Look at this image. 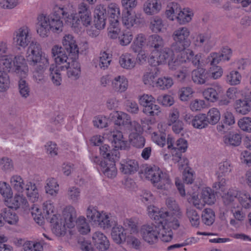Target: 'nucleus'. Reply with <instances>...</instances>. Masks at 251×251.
Returning a JSON list of instances; mask_svg holds the SVG:
<instances>
[{"mask_svg": "<svg viewBox=\"0 0 251 251\" xmlns=\"http://www.w3.org/2000/svg\"><path fill=\"white\" fill-rule=\"evenodd\" d=\"M70 12L67 7L56 6L52 14L46 15H40L37 18L38 24L37 32L41 37H47L50 30L56 33L63 31V23L61 19L66 20L68 23H71Z\"/></svg>", "mask_w": 251, "mask_h": 251, "instance_id": "f257e3e1", "label": "nucleus"}, {"mask_svg": "<svg viewBox=\"0 0 251 251\" xmlns=\"http://www.w3.org/2000/svg\"><path fill=\"white\" fill-rule=\"evenodd\" d=\"M7 50V44L4 42H0V59L3 69L8 72H15L20 76L26 77L28 68L24 56L17 55L13 57L11 54L4 55Z\"/></svg>", "mask_w": 251, "mask_h": 251, "instance_id": "f03ea898", "label": "nucleus"}, {"mask_svg": "<svg viewBox=\"0 0 251 251\" xmlns=\"http://www.w3.org/2000/svg\"><path fill=\"white\" fill-rule=\"evenodd\" d=\"M76 217L75 208L69 205L64 208L62 216L53 215L48 221L51 224L52 232L57 236H62L65 234L66 227L75 226Z\"/></svg>", "mask_w": 251, "mask_h": 251, "instance_id": "7ed1b4c3", "label": "nucleus"}, {"mask_svg": "<svg viewBox=\"0 0 251 251\" xmlns=\"http://www.w3.org/2000/svg\"><path fill=\"white\" fill-rule=\"evenodd\" d=\"M146 178L150 180L153 186L158 190L168 192L173 186L169 174L163 171L157 166L147 167L145 170Z\"/></svg>", "mask_w": 251, "mask_h": 251, "instance_id": "20e7f679", "label": "nucleus"}, {"mask_svg": "<svg viewBox=\"0 0 251 251\" xmlns=\"http://www.w3.org/2000/svg\"><path fill=\"white\" fill-rule=\"evenodd\" d=\"M167 148L170 151L173 156V160L175 162H178L179 168L187 165L188 160L182 158V153L185 152L188 147L187 141L183 138H179L176 142L174 139L169 135L167 138Z\"/></svg>", "mask_w": 251, "mask_h": 251, "instance_id": "39448f33", "label": "nucleus"}, {"mask_svg": "<svg viewBox=\"0 0 251 251\" xmlns=\"http://www.w3.org/2000/svg\"><path fill=\"white\" fill-rule=\"evenodd\" d=\"M77 14L78 19L75 20L70 13L71 24L74 28H81V24L86 27L91 25L92 23V14L88 4L84 2H80L77 6Z\"/></svg>", "mask_w": 251, "mask_h": 251, "instance_id": "423d86ee", "label": "nucleus"}, {"mask_svg": "<svg viewBox=\"0 0 251 251\" xmlns=\"http://www.w3.org/2000/svg\"><path fill=\"white\" fill-rule=\"evenodd\" d=\"M25 57L29 66L42 63L44 58L49 60L48 55L42 51L41 45L35 41H31L27 46Z\"/></svg>", "mask_w": 251, "mask_h": 251, "instance_id": "0eeeda50", "label": "nucleus"}, {"mask_svg": "<svg viewBox=\"0 0 251 251\" xmlns=\"http://www.w3.org/2000/svg\"><path fill=\"white\" fill-rule=\"evenodd\" d=\"M32 35L30 29L24 26L16 30L13 34V41L19 48L25 49L31 42Z\"/></svg>", "mask_w": 251, "mask_h": 251, "instance_id": "6e6552de", "label": "nucleus"}, {"mask_svg": "<svg viewBox=\"0 0 251 251\" xmlns=\"http://www.w3.org/2000/svg\"><path fill=\"white\" fill-rule=\"evenodd\" d=\"M51 55L58 68L61 70H66L69 67L70 61L73 58L68 57L64 49L58 45L53 46L51 49Z\"/></svg>", "mask_w": 251, "mask_h": 251, "instance_id": "1a4fd4ad", "label": "nucleus"}, {"mask_svg": "<svg viewBox=\"0 0 251 251\" xmlns=\"http://www.w3.org/2000/svg\"><path fill=\"white\" fill-rule=\"evenodd\" d=\"M155 54L149 59L150 63L154 66L166 64L171 58L174 57L173 50L168 47L157 50Z\"/></svg>", "mask_w": 251, "mask_h": 251, "instance_id": "9d476101", "label": "nucleus"}, {"mask_svg": "<svg viewBox=\"0 0 251 251\" xmlns=\"http://www.w3.org/2000/svg\"><path fill=\"white\" fill-rule=\"evenodd\" d=\"M190 35V30L187 27H180L176 29L172 34V38L175 41L173 47L174 48V45L189 47L191 44V41L189 39Z\"/></svg>", "mask_w": 251, "mask_h": 251, "instance_id": "9b49d317", "label": "nucleus"}, {"mask_svg": "<svg viewBox=\"0 0 251 251\" xmlns=\"http://www.w3.org/2000/svg\"><path fill=\"white\" fill-rule=\"evenodd\" d=\"M159 224H146L142 226L140 233L143 239L147 242L153 244L158 239Z\"/></svg>", "mask_w": 251, "mask_h": 251, "instance_id": "f8f14e48", "label": "nucleus"}, {"mask_svg": "<svg viewBox=\"0 0 251 251\" xmlns=\"http://www.w3.org/2000/svg\"><path fill=\"white\" fill-rule=\"evenodd\" d=\"M166 204L170 210V212H168L170 217L171 218V220H169V223H172V226L174 229H177L180 226L179 220L182 217V212L178 205L173 199H167Z\"/></svg>", "mask_w": 251, "mask_h": 251, "instance_id": "ddd939ff", "label": "nucleus"}, {"mask_svg": "<svg viewBox=\"0 0 251 251\" xmlns=\"http://www.w3.org/2000/svg\"><path fill=\"white\" fill-rule=\"evenodd\" d=\"M194 42L196 46L202 48L206 52H209L215 45L214 39L211 33L208 32L199 34Z\"/></svg>", "mask_w": 251, "mask_h": 251, "instance_id": "4468645a", "label": "nucleus"}, {"mask_svg": "<svg viewBox=\"0 0 251 251\" xmlns=\"http://www.w3.org/2000/svg\"><path fill=\"white\" fill-rule=\"evenodd\" d=\"M41 63L30 66L33 71V77L35 81L38 83H43L46 81L45 71L49 66V60L46 58Z\"/></svg>", "mask_w": 251, "mask_h": 251, "instance_id": "2eb2a0df", "label": "nucleus"}, {"mask_svg": "<svg viewBox=\"0 0 251 251\" xmlns=\"http://www.w3.org/2000/svg\"><path fill=\"white\" fill-rule=\"evenodd\" d=\"M148 214L155 224H160L161 222L171 220L168 211L159 209L154 205H149L147 207Z\"/></svg>", "mask_w": 251, "mask_h": 251, "instance_id": "dca6fc26", "label": "nucleus"}, {"mask_svg": "<svg viewBox=\"0 0 251 251\" xmlns=\"http://www.w3.org/2000/svg\"><path fill=\"white\" fill-rule=\"evenodd\" d=\"M222 92V86L218 83H215L211 87L204 89L202 95L206 100L214 102L218 100L219 95Z\"/></svg>", "mask_w": 251, "mask_h": 251, "instance_id": "f3484780", "label": "nucleus"}, {"mask_svg": "<svg viewBox=\"0 0 251 251\" xmlns=\"http://www.w3.org/2000/svg\"><path fill=\"white\" fill-rule=\"evenodd\" d=\"M119 169L125 175H133L139 170L138 162L135 159L129 158L123 159L120 162Z\"/></svg>", "mask_w": 251, "mask_h": 251, "instance_id": "a211bd4d", "label": "nucleus"}, {"mask_svg": "<svg viewBox=\"0 0 251 251\" xmlns=\"http://www.w3.org/2000/svg\"><path fill=\"white\" fill-rule=\"evenodd\" d=\"M169 222L170 221H165L159 224L158 237L164 242H170L173 239L172 228H174L172 226V223L170 224Z\"/></svg>", "mask_w": 251, "mask_h": 251, "instance_id": "6ab92c4d", "label": "nucleus"}, {"mask_svg": "<svg viewBox=\"0 0 251 251\" xmlns=\"http://www.w3.org/2000/svg\"><path fill=\"white\" fill-rule=\"evenodd\" d=\"M238 191L236 189H229L222 196L223 202L228 209H236L239 207L237 203Z\"/></svg>", "mask_w": 251, "mask_h": 251, "instance_id": "aec40b11", "label": "nucleus"}, {"mask_svg": "<svg viewBox=\"0 0 251 251\" xmlns=\"http://www.w3.org/2000/svg\"><path fill=\"white\" fill-rule=\"evenodd\" d=\"M122 22L123 25L126 28H131L134 25L140 24L139 15L130 10H126L123 12Z\"/></svg>", "mask_w": 251, "mask_h": 251, "instance_id": "412c9836", "label": "nucleus"}, {"mask_svg": "<svg viewBox=\"0 0 251 251\" xmlns=\"http://www.w3.org/2000/svg\"><path fill=\"white\" fill-rule=\"evenodd\" d=\"M62 44L65 49L75 58H77L79 49L74 37L71 34L65 35L62 40Z\"/></svg>", "mask_w": 251, "mask_h": 251, "instance_id": "4be33fe9", "label": "nucleus"}, {"mask_svg": "<svg viewBox=\"0 0 251 251\" xmlns=\"http://www.w3.org/2000/svg\"><path fill=\"white\" fill-rule=\"evenodd\" d=\"M162 9V4L160 0H147L143 4V11L148 16L156 15Z\"/></svg>", "mask_w": 251, "mask_h": 251, "instance_id": "5701e85b", "label": "nucleus"}, {"mask_svg": "<svg viewBox=\"0 0 251 251\" xmlns=\"http://www.w3.org/2000/svg\"><path fill=\"white\" fill-rule=\"evenodd\" d=\"M92 239L95 247L99 251H106L109 248V241L101 232H95L93 235Z\"/></svg>", "mask_w": 251, "mask_h": 251, "instance_id": "b1692460", "label": "nucleus"}, {"mask_svg": "<svg viewBox=\"0 0 251 251\" xmlns=\"http://www.w3.org/2000/svg\"><path fill=\"white\" fill-rule=\"evenodd\" d=\"M135 132L132 131L129 135L131 144L137 148H142L145 146V139L140 134V125L137 123H134Z\"/></svg>", "mask_w": 251, "mask_h": 251, "instance_id": "393cba45", "label": "nucleus"}, {"mask_svg": "<svg viewBox=\"0 0 251 251\" xmlns=\"http://www.w3.org/2000/svg\"><path fill=\"white\" fill-rule=\"evenodd\" d=\"M5 202L9 208L17 209L20 207L26 206L27 201L25 197L22 194H15L14 197L12 196L6 199Z\"/></svg>", "mask_w": 251, "mask_h": 251, "instance_id": "a878e982", "label": "nucleus"}, {"mask_svg": "<svg viewBox=\"0 0 251 251\" xmlns=\"http://www.w3.org/2000/svg\"><path fill=\"white\" fill-rule=\"evenodd\" d=\"M128 86V80L124 75L117 76L111 81L112 89L117 93H122L125 92Z\"/></svg>", "mask_w": 251, "mask_h": 251, "instance_id": "bb28decb", "label": "nucleus"}, {"mask_svg": "<svg viewBox=\"0 0 251 251\" xmlns=\"http://www.w3.org/2000/svg\"><path fill=\"white\" fill-rule=\"evenodd\" d=\"M188 47H182L174 45V50L176 52H178L177 55V60L181 63L189 62L190 59L193 55V51Z\"/></svg>", "mask_w": 251, "mask_h": 251, "instance_id": "cd10ccee", "label": "nucleus"}, {"mask_svg": "<svg viewBox=\"0 0 251 251\" xmlns=\"http://www.w3.org/2000/svg\"><path fill=\"white\" fill-rule=\"evenodd\" d=\"M115 161L104 160L100 163L101 171L104 175L108 178H114L117 175V170L115 166Z\"/></svg>", "mask_w": 251, "mask_h": 251, "instance_id": "c85d7f7f", "label": "nucleus"}, {"mask_svg": "<svg viewBox=\"0 0 251 251\" xmlns=\"http://www.w3.org/2000/svg\"><path fill=\"white\" fill-rule=\"evenodd\" d=\"M73 59L70 61L69 67L66 70H68V76L73 80L77 79L80 75V66L76 60L77 58L73 57Z\"/></svg>", "mask_w": 251, "mask_h": 251, "instance_id": "c756f323", "label": "nucleus"}, {"mask_svg": "<svg viewBox=\"0 0 251 251\" xmlns=\"http://www.w3.org/2000/svg\"><path fill=\"white\" fill-rule=\"evenodd\" d=\"M113 241L120 244L126 240V235L124 228L121 225H114L111 233Z\"/></svg>", "mask_w": 251, "mask_h": 251, "instance_id": "7c9ffc66", "label": "nucleus"}, {"mask_svg": "<svg viewBox=\"0 0 251 251\" xmlns=\"http://www.w3.org/2000/svg\"><path fill=\"white\" fill-rule=\"evenodd\" d=\"M100 154L104 158L110 161H116L120 157V153L117 149H110V147L104 144L100 147Z\"/></svg>", "mask_w": 251, "mask_h": 251, "instance_id": "2f4dec72", "label": "nucleus"}, {"mask_svg": "<svg viewBox=\"0 0 251 251\" xmlns=\"http://www.w3.org/2000/svg\"><path fill=\"white\" fill-rule=\"evenodd\" d=\"M119 62L121 67L126 70L134 68L136 65V60L133 55L128 52L122 54L119 57Z\"/></svg>", "mask_w": 251, "mask_h": 251, "instance_id": "473e14b6", "label": "nucleus"}, {"mask_svg": "<svg viewBox=\"0 0 251 251\" xmlns=\"http://www.w3.org/2000/svg\"><path fill=\"white\" fill-rule=\"evenodd\" d=\"M192 79L197 84H203L209 80L207 71L203 68H198L192 72Z\"/></svg>", "mask_w": 251, "mask_h": 251, "instance_id": "72a5a7b5", "label": "nucleus"}, {"mask_svg": "<svg viewBox=\"0 0 251 251\" xmlns=\"http://www.w3.org/2000/svg\"><path fill=\"white\" fill-rule=\"evenodd\" d=\"M113 138V143L114 147L117 149H125L127 147V142L124 138L122 133L118 130L111 132Z\"/></svg>", "mask_w": 251, "mask_h": 251, "instance_id": "f704fd0d", "label": "nucleus"}, {"mask_svg": "<svg viewBox=\"0 0 251 251\" xmlns=\"http://www.w3.org/2000/svg\"><path fill=\"white\" fill-rule=\"evenodd\" d=\"M147 39L145 34L139 33L137 34L130 46V49L134 52L137 53L142 50L145 45Z\"/></svg>", "mask_w": 251, "mask_h": 251, "instance_id": "c9c22d12", "label": "nucleus"}, {"mask_svg": "<svg viewBox=\"0 0 251 251\" xmlns=\"http://www.w3.org/2000/svg\"><path fill=\"white\" fill-rule=\"evenodd\" d=\"M165 42L162 36L157 34H153L149 36L147 39V45L153 48L156 51L159 48H163Z\"/></svg>", "mask_w": 251, "mask_h": 251, "instance_id": "e433bc0d", "label": "nucleus"}, {"mask_svg": "<svg viewBox=\"0 0 251 251\" xmlns=\"http://www.w3.org/2000/svg\"><path fill=\"white\" fill-rule=\"evenodd\" d=\"M181 9L180 5L177 2H169L166 7L165 14L168 19L173 21L176 20Z\"/></svg>", "mask_w": 251, "mask_h": 251, "instance_id": "4c0bfd02", "label": "nucleus"}, {"mask_svg": "<svg viewBox=\"0 0 251 251\" xmlns=\"http://www.w3.org/2000/svg\"><path fill=\"white\" fill-rule=\"evenodd\" d=\"M25 190L27 197L32 202L37 201L39 199L38 190L35 183L29 181L25 185Z\"/></svg>", "mask_w": 251, "mask_h": 251, "instance_id": "58836bf2", "label": "nucleus"}, {"mask_svg": "<svg viewBox=\"0 0 251 251\" xmlns=\"http://www.w3.org/2000/svg\"><path fill=\"white\" fill-rule=\"evenodd\" d=\"M193 15V12L190 8H185L183 9H181L176 20L177 21L179 24L184 25L191 21Z\"/></svg>", "mask_w": 251, "mask_h": 251, "instance_id": "ea45409f", "label": "nucleus"}, {"mask_svg": "<svg viewBox=\"0 0 251 251\" xmlns=\"http://www.w3.org/2000/svg\"><path fill=\"white\" fill-rule=\"evenodd\" d=\"M0 70V92H6L10 87V79L7 72L8 71L5 69Z\"/></svg>", "mask_w": 251, "mask_h": 251, "instance_id": "a19ab883", "label": "nucleus"}, {"mask_svg": "<svg viewBox=\"0 0 251 251\" xmlns=\"http://www.w3.org/2000/svg\"><path fill=\"white\" fill-rule=\"evenodd\" d=\"M50 76L53 84L55 86H59L61 84L62 77L60 71H62L54 64L50 66L49 68Z\"/></svg>", "mask_w": 251, "mask_h": 251, "instance_id": "79ce46f5", "label": "nucleus"}, {"mask_svg": "<svg viewBox=\"0 0 251 251\" xmlns=\"http://www.w3.org/2000/svg\"><path fill=\"white\" fill-rule=\"evenodd\" d=\"M45 191L52 196H55L58 193L59 185L57 180L54 178H50L46 180L45 186Z\"/></svg>", "mask_w": 251, "mask_h": 251, "instance_id": "37998d69", "label": "nucleus"}, {"mask_svg": "<svg viewBox=\"0 0 251 251\" xmlns=\"http://www.w3.org/2000/svg\"><path fill=\"white\" fill-rule=\"evenodd\" d=\"M206 118L208 125H215L221 119V113L217 108H211L206 114Z\"/></svg>", "mask_w": 251, "mask_h": 251, "instance_id": "c03bdc74", "label": "nucleus"}, {"mask_svg": "<svg viewBox=\"0 0 251 251\" xmlns=\"http://www.w3.org/2000/svg\"><path fill=\"white\" fill-rule=\"evenodd\" d=\"M164 25L163 20L158 16L153 17L150 20L149 27L153 32H162Z\"/></svg>", "mask_w": 251, "mask_h": 251, "instance_id": "a18cd8bd", "label": "nucleus"}, {"mask_svg": "<svg viewBox=\"0 0 251 251\" xmlns=\"http://www.w3.org/2000/svg\"><path fill=\"white\" fill-rule=\"evenodd\" d=\"M3 214V219L9 225H16L19 221V217L15 212L9 208H5L2 210Z\"/></svg>", "mask_w": 251, "mask_h": 251, "instance_id": "49530a36", "label": "nucleus"}, {"mask_svg": "<svg viewBox=\"0 0 251 251\" xmlns=\"http://www.w3.org/2000/svg\"><path fill=\"white\" fill-rule=\"evenodd\" d=\"M237 201L242 207L249 209L251 207V197L250 194L246 191H238Z\"/></svg>", "mask_w": 251, "mask_h": 251, "instance_id": "de8ad7c7", "label": "nucleus"}, {"mask_svg": "<svg viewBox=\"0 0 251 251\" xmlns=\"http://www.w3.org/2000/svg\"><path fill=\"white\" fill-rule=\"evenodd\" d=\"M241 135L237 133H230L224 137V142L227 146H238L241 143Z\"/></svg>", "mask_w": 251, "mask_h": 251, "instance_id": "09e8293b", "label": "nucleus"}, {"mask_svg": "<svg viewBox=\"0 0 251 251\" xmlns=\"http://www.w3.org/2000/svg\"><path fill=\"white\" fill-rule=\"evenodd\" d=\"M96 224H98L101 227L105 229L109 228L114 225L115 222L112 220L107 214L102 212Z\"/></svg>", "mask_w": 251, "mask_h": 251, "instance_id": "8fccbe9b", "label": "nucleus"}, {"mask_svg": "<svg viewBox=\"0 0 251 251\" xmlns=\"http://www.w3.org/2000/svg\"><path fill=\"white\" fill-rule=\"evenodd\" d=\"M11 186L14 190L19 193H22L25 188V183L23 178L18 175H14L10 179Z\"/></svg>", "mask_w": 251, "mask_h": 251, "instance_id": "3c124183", "label": "nucleus"}, {"mask_svg": "<svg viewBox=\"0 0 251 251\" xmlns=\"http://www.w3.org/2000/svg\"><path fill=\"white\" fill-rule=\"evenodd\" d=\"M218 177L228 175L233 169V165L229 161L221 162L218 165Z\"/></svg>", "mask_w": 251, "mask_h": 251, "instance_id": "603ef678", "label": "nucleus"}, {"mask_svg": "<svg viewBox=\"0 0 251 251\" xmlns=\"http://www.w3.org/2000/svg\"><path fill=\"white\" fill-rule=\"evenodd\" d=\"M235 109L237 113L246 115L250 111L251 105L246 100H238L235 103Z\"/></svg>", "mask_w": 251, "mask_h": 251, "instance_id": "864d4df0", "label": "nucleus"}, {"mask_svg": "<svg viewBox=\"0 0 251 251\" xmlns=\"http://www.w3.org/2000/svg\"><path fill=\"white\" fill-rule=\"evenodd\" d=\"M206 114L200 113L195 116L192 126L197 129H203L208 126Z\"/></svg>", "mask_w": 251, "mask_h": 251, "instance_id": "5fc2aeb1", "label": "nucleus"}, {"mask_svg": "<svg viewBox=\"0 0 251 251\" xmlns=\"http://www.w3.org/2000/svg\"><path fill=\"white\" fill-rule=\"evenodd\" d=\"M42 208L44 216L48 221L51 218L53 215H57L55 213L54 203L50 200L44 202Z\"/></svg>", "mask_w": 251, "mask_h": 251, "instance_id": "6e6d98bb", "label": "nucleus"}, {"mask_svg": "<svg viewBox=\"0 0 251 251\" xmlns=\"http://www.w3.org/2000/svg\"><path fill=\"white\" fill-rule=\"evenodd\" d=\"M242 76L237 71H230L226 77V81L228 84L235 86L240 83Z\"/></svg>", "mask_w": 251, "mask_h": 251, "instance_id": "4d7b16f0", "label": "nucleus"}, {"mask_svg": "<svg viewBox=\"0 0 251 251\" xmlns=\"http://www.w3.org/2000/svg\"><path fill=\"white\" fill-rule=\"evenodd\" d=\"M133 33L132 31L127 30H123L118 37V42L122 46L128 45L133 40Z\"/></svg>", "mask_w": 251, "mask_h": 251, "instance_id": "13d9d810", "label": "nucleus"}, {"mask_svg": "<svg viewBox=\"0 0 251 251\" xmlns=\"http://www.w3.org/2000/svg\"><path fill=\"white\" fill-rule=\"evenodd\" d=\"M174 84L172 77L164 76L159 78L155 82V87L161 90H166L171 88Z\"/></svg>", "mask_w": 251, "mask_h": 251, "instance_id": "bf43d9fd", "label": "nucleus"}, {"mask_svg": "<svg viewBox=\"0 0 251 251\" xmlns=\"http://www.w3.org/2000/svg\"><path fill=\"white\" fill-rule=\"evenodd\" d=\"M80 189L76 186H70L68 188L67 196L72 202L76 203L80 197Z\"/></svg>", "mask_w": 251, "mask_h": 251, "instance_id": "052dcab7", "label": "nucleus"}, {"mask_svg": "<svg viewBox=\"0 0 251 251\" xmlns=\"http://www.w3.org/2000/svg\"><path fill=\"white\" fill-rule=\"evenodd\" d=\"M157 76V73L156 72L149 70L144 73L142 80L145 85L152 86L155 87V79Z\"/></svg>", "mask_w": 251, "mask_h": 251, "instance_id": "680f3d73", "label": "nucleus"}, {"mask_svg": "<svg viewBox=\"0 0 251 251\" xmlns=\"http://www.w3.org/2000/svg\"><path fill=\"white\" fill-rule=\"evenodd\" d=\"M186 216L193 226L198 227L200 224V216L196 210L192 208L187 209Z\"/></svg>", "mask_w": 251, "mask_h": 251, "instance_id": "e2e57ef3", "label": "nucleus"}, {"mask_svg": "<svg viewBox=\"0 0 251 251\" xmlns=\"http://www.w3.org/2000/svg\"><path fill=\"white\" fill-rule=\"evenodd\" d=\"M207 71L208 79H218L223 74V69L220 66H211Z\"/></svg>", "mask_w": 251, "mask_h": 251, "instance_id": "0e129e2a", "label": "nucleus"}, {"mask_svg": "<svg viewBox=\"0 0 251 251\" xmlns=\"http://www.w3.org/2000/svg\"><path fill=\"white\" fill-rule=\"evenodd\" d=\"M201 198L205 204H213L215 201V196L212 190L209 188H205L202 190Z\"/></svg>", "mask_w": 251, "mask_h": 251, "instance_id": "69168bd1", "label": "nucleus"}, {"mask_svg": "<svg viewBox=\"0 0 251 251\" xmlns=\"http://www.w3.org/2000/svg\"><path fill=\"white\" fill-rule=\"evenodd\" d=\"M75 224L78 230L80 233L86 234L90 232V226L84 217H80L77 220H75Z\"/></svg>", "mask_w": 251, "mask_h": 251, "instance_id": "338daca9", "label": "nucleus"}, {"mask_svg": "<svg viewBox=\"0 0 251 251\" xmlns=\"http://www.w3.org/2000/svg\"><path fill=\"white\" fill-rule=\"evenodd\" d=\"M201 217L202 222L207 226H211L215 220L214 213L210 208L205 209L202 212Z\"/></svg>", "mask_w": 251, "mask_h": 251, "instance_id": "774afa93", "label": "nucleus"}]
</instances>
